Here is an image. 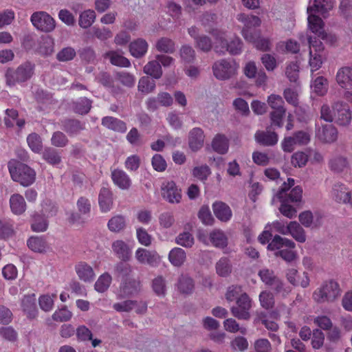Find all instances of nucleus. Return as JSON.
I'll use <instances>...</instances> for the list:
<instances>
[{
	"mask_svg": "<svg viewBox=\"0 0 352 352\" xmlns=\"http://www.w3.org/2000/svg\"><path fill=\"white\" fill-rule=\"evenodd\" d=\"M333 0H315L313 6L307 8L308 30L323 41L333 43L336 41L334 34L327 33L324 30V23L318 16H325V14L333 8Z\"/></svg>",
	"mask_w": 352,
	"mask_h": 352,
	"instance_id": "1",
	"label": "nucleus"
},
{
	"mask_svg": "<svg viewBox=\"0 0 352 352\" xmlns=\"http://www.w3.org/2000/svg\"><path fill=\"white\" fill-rule=\"evenodd\" d=\"M214 39V50L219 54L228 53L239 55L243 51V43L233 32L232 25H221L209 31Z\"/></svg>",
	"mask_w": 352,
	"mask_h": 352,
	"instance_id": "2",
	"label": "nucleus"
},
{
	"mask_svg": "<svg viewBox=\"0 0 352 352\" xmlns=\"http://www.w3.org/2000/svg\"><path fill=\"white\" fill-rule=\"evenodd\" d=\"M296 248L295 243L287 238L275 235L267 245V250L274 252L276 256H280L287 262H292L297 257L296 252L294 250Z\"/></svg>",
	"mask_w": 352,
	"mask_h": 352,
	"instance_id": "3",
	"label": "nucleus"
},
{
	"mask_svg": "<svg viewBox=\"0 0 352 352\" xmlns=\"http://www.w3.org/2000/svg\"><path fill=\"white\" fill-rule=\"evenodd\" d=\"M8 167L12 179L21 186H29L35 182L36 172L28 165L12 160L8 162Z\"/></svg>",
	"mask_w": 352,
	"mask_h": 352,
	"instance_id": "4",
	"label": "nucleus"
},
{
	"mask_svg": "<svg viewBox=\"0 0 352 352\" xmlns=\"http://www.w3.org/2000/svg\"><path fill=\"white\" fill-rule=\"evenodd\" d=\"M34 66L30 62L20 65L17 68L9 67L5 73L6 85L9 87L21 84L30 80L34 74Z\"/></svg>",
	"mask_w": 352,
	"mask_h": 352,
	"instance_id": "5",
	"label": "nucleus"
},
{
	"mask_svg": "<svg viewBox=\"0 0 352 352\" xmlns=\"http://www.w3.org/2000/svg\"><path fill=\"white\" fill-rule=\"evenodd\" d=\"M295 182L292 178H288L287 182H285L278 191L274 195L272 199V203L279 201L280 206L279 210L280 213L289 218L292 219L296 216L297 210L292 206L287 204L288 199L287 197V191H289L290 188L294 186Z\"/></svg>",
	"mask_w": 352,
	"mask_h": 352,
	"instance_id": "6",
	"label": "nucleus"
},
{
	"mask_svg": "<svg viewBox=\"0 0 352 352\" xmlns=\"http://www.w3.org/2000/svg\"><path fill=\"white\" fill-rule=\"evenodd\" d=\"M309 43L308 65L311 73L319 70L326 59L324 47L320 41L307 36Z\"/></svg>",
	"mask_w": 352,
	"mask_h": 352,
	"instance_id": "7",
	"label": "nucleus"
},
{
	"mask_svg": "<svg viewBox=\"0 0 352 352\" xmlns=\"http://www.w3.org/2000/svg\"><path fill=\"white\" fill-rule=\"evenodd\" d=\"M237 21L241 23V34L245 41H253L258 31L256 28L261 25V19L253 14L240 13L236 16Z\"/></svg>",
	"mask_w": 352,
	"mask_h": 352,
	"instance_id": "8",
	"label": "nucleus"
},
{
	"mask_svg": "<svg viewBox=\"0 0 352 352\" xmlns=\"http://www.w3.org/2000/svg\"><path fill=\"white\" fill-rule=\"evenodd\" d=\"M341 292L337 282L333 280L323 283L316 289L314 294V299L318 302H333L340 296Z\"/></svg>",
	"mask_w": 352,
	"mask_h": 352,
	"instance_id": "9",
	"label": "nucleus"
},
{
	"mask_svg": "<svg viewBox=\"0 0 352 352\" xmlns=\"http://www.w3.org/2000/svg\"><path fill=\"white\" fill-rule=\"evenodd\" d=\"M239 69V63L231 59H221L214 62L212 65L213 74L220 80H226L234 76Z\"/></svg>",
	"mask_w": 352,
	"mask_h": 352,
	"instance_id": "10",
	"label": "nucleus"
},
{
	"mask_svg": "<svg viewBox=\"0 0 352 352\" xmlns=\"http://www.w3.org/2000/svg\"><path fill=\"white\" fill-rule=\"evenodd\" d=\"M197 239L206 245H212L220 249L226 248L228 244L226 234L220 229H214L208 234L204 230H199Z\"/></svg>",
	"mask_w": 352,
	"mask_h": 352,
	"instance_id": "11",
	"label": "nucleus"
},
{
	"mask_svg": "<svg viewBox=\"0 0 352 352\" xmlns=\"http://www.w3.org/2000/svg\"><path fill=\"white\" fill-rule=\"evenodd\" d=\"M30 21L36 30L45 33L52 32L56 26V20L44 11L34 12L30 16Z\"/></svg>",
	"mask_w": 352,
	"mask_h": 352,
	"instance_id": "12",
	"label": "nucleus"
},
{
	"mask_svg": "<svg viewBox=\"0 0 352 352\" xmlns=\"http://www.w3.org/2000/svg\"><path fill=\"white\" fill-rule=\"evenodd\" d=\"M161 195L170 204H179L182 199V190L173 181H165L161 186Z\"/></svg>",
	"mask_w": 352,
	"mask_h": 352,
	"instance_id": "13",
	"label": "nucleus"
},
{
	"mask_svg": "<svg viewBox=\"0 0 352 352\" xmlns=\"http://www.w3.org/2000/svg\"><path fill=\"white\" fill-rule=\"evenodd\" d=\"M251 308V300L246 294H241L238 298L236 305L231 307L232 315L242 320H247L250 318V309Z\"/></svg>",
	"mask_w": 352,
	"mask_h": 352,
	"instance_id": "14",
	"label": "nucleus"
},
{
	"mask_svg": "<svg viewBox=\"0 0 352 352\" xmlns=\"http://www.w3.org/2000/svg\"><path fill=\"white\" fill-rule=\"evenodd\" d=\"M135 257L140 263L151 266H157L161 261V256L155 251H149L142 248L137 249Z\"/></svg>",
	"mask_w": 352,
	"mask_h": 352,
	"instance_id": "15",
	"label": "nucleus"
},
{
	"mask_svg": "<svg viewBox=\"0 0 352 352\" xmlns=\"http://www.w3.org/2000/svg\"><path fill=\"white\" fill-rule=\"evenodd\" d=\"M316 138L324 143H333L338 138L337 129L331 124L322 125L321 127L317 125Z\"/></svg>",
	"mask_w": 352,
	"mask_h": 352,
	"instance_id": "16",
	"label": "nucleus"
},
{
	"mask_svg": "<svg viewBox=\"0 0 352 352\" xmlns=\"http://www.w3.org/2000/svg\"><path fill=\"white\" fill-rule=\"evenodd\" d=\"M298 219L300 223L306 228H316L322 223V215L318 212H311L309 210L300 213Z\"/></svg>",
	"mask_w": 352,
	"mask_h": 352,
	"instance_id": "17",
	"label": "nucleus"
},
{
	"mask_svg": "<svg viewBox=\"0 0 352 352\" xmlns=\"http://www.w3.org/2000/svg\"><path fill=\"white\" fill-rule=\"evenodd\" d=\"M111 249L118 258L125 261L131 257L133 245L122 240H116L112 243Z\"/></svg>",
	"mask_w": 352,
	"mask_h": 352,
	"instance_id": "18",
	"label": "nucleus"
},
{
	"mask_svg": "<svg viewBox=\"0 0 352 352\" xmlns=\"http://www.w3.org/2000/svg\"><path fill=\"white\" fill-rule=\"evenodd\" d=\"M337 84L343 89H352V67H343L339 69L336 75Z\"/></svg>",
	"mask_w": 352,
	"mask_h": 352,
	"instance_id": "19",
	"label": "nucleus"
},
{
	"mask_svg": "<svg viewBox=\"0 0 352 352\" xmlns=\"http://www.w3.org/2000/svg\"><path fill=\"white\" fill-rule=\"evenodd\" d=\"M111 179L114 185L121 190H129L132 184L129 175L120 169H113L111 171Z\"/></svg>",
	"mask_w": 352,
	"mask_h": 352,
	"instance_id": "20",
	"label": "nucleus"
},
{
	"mask_svg": "<svg viewBox=\"0 0 352 352\" xmlns=\"http://www.w3.org/2000/svg\"><path fill=\"white\" fill-rule=\"evenodd\" d=\"M75 272L80 280L85 283H91L96 276L91 265L85 262H79L75 265Z\"/></svg>",
	"mask_w": 352,
	"mask_h": 352,
	"instance_id": "21",
	"label": "nucleus"
},
{
	"mask_svg": "<svg viewBox=\"0 0 352 352\" xmlns=\"http://www.w3.org/2000/svg\"><path fill=\"white\" fill-rule=\"evenodd\" d=\"M350 191L346 185L338 183L333 186L331 197L338 203L349 204Z\"/></svg>",
	"mask_w": 352,
	"mask_h": 352,
	"instance_id": "22",
	"label": "nucleus"
},
{
	"mask_svg": "<svg viewBox=\"0 0 352 352\" xmlns=\"http://www.w3.org/2000/svg\"><path fill=\"white\" fill-rule=\"evenodd\" d=\"M212 210L215 217L221 222H228L232 218V212L230 206L222 201L214 202Z\"/></svg>",
	"mask_w": 352,
	"mask_h": 352,
	"instance_id": "23",
	"label": "nucleus"
},
{
	"mask_svg": "<svg viewBox=\"0 0 352 352\" xmlns=\"http://www.w3.org/2000/svg\"><path fill=\"white\" fill-rule=\"evenodd\" d=\"M310 88L311 93L318 96H324L329 90V80L322 76L313 78L310 83Z\"/></svg>",
	"mask_w": 352,
	"mask_h": 352,
	"instance_id": "24",
	"label": "nucleus"
},
{
	"mask_svg": "<svg viewBox=\"0 0 352 352\" xmlns=\"http://www.w3.org/2000/svg\"><path fill=\"white\" fill-rule=\"evenodd\" d=\"M335 109L337 111L336 121L340 125H347L351 120V113L348 106L342 102H337L335 103Z\"/></svg>",
	"mask_w": 352,
	"mask_h": 352,
	"instance_id": "25",
	"label": "nucleus"
},
{
	"mask_svg": "<svg viewBox=\"0 0 352 352\" xmlns=\"http://www.w3.org/2000/svg\"><path fill=\"white\" fill-rule=\"evenodd\" d=\"M300 43L292 38L281 41L276 43V51L280 54H297L300 52Z\"/></svg>",
	"mask_w": 352,
	"mask_h": 352,
	"instance_id": "26",
	"label": "nucleus"
},
{
	"mask_svg": "<svg viewBox=\"0 0 352 352\" xmlns=\"http://www.w3.org/2000/svg\"><path fill=\"white\" fill-rule=\"evenodd\" d=\"M10 208L12 212L16 215H21L26 210V203L23 197L18 193L13 194L10 196Z\"/></svg>",
	"mask_w": 352,
	"mask_h": 352,
	"instance_id": "27",
	"label": "nucleus"
},
{
	"mask_svg": "<svg viewBox=\"0 0 352 352\" xmlns=\"http://www.w3.org/2000/svg\"><path fill=\"white\" fill-rule=\"evenodd\" d=\"M188 141L191 150L194 151L199 150L204 145V131L200 128L192 129L189 133Z\"/></svg>",
	"mask_w": 352,
	"mask_h": 352,
	"instance_id": "28",
	"label": "nucleus"
},
{
	"mask_svg": "<svg viewBox=\"0 0 352 352\" xmlns=\"http://www.w3.org/2000/svg\"><path fill=\"white\" fill-rule=\"evenodd\" d=\"M98 203L100 210L102 212H109L113 206V195L111 191L107 188H102L99 193Z\"/></svg>",
	"mask_w": 352,
	"mask_h": 352,
	"instance_id": "29",
	"label": "nucleus"
},
{
	"mask_svg": "<svg viewBox=\"0 0 352 352\" xmlns=\"http://www.w3.org/2000/svg\"><path fill=\"white\" fill-rule=\"evenodd\" d=\"M255 140L263 146L275 145L278 140V135L275 132L258 131L255 133Z\"/></svg>",
	"mask_w": 352,
	"mask_h": 352,
	"instance_id": "30",
	"label": "nucleus"
},
{
	"mask_svg": "<svg viewBox=\"0 0 352 352\" xmlns=\"http://www.w3.org/2000/svg\"><path fill=\"white\" fill-rule=\"evenodd\" d=\"M287 280L294 285H300L302 287H307L309 284V278L307 273L304 272L302 275H298L295 269H290L287 272Z\"/></svg>",
	"mask_w": 352,
	"mask_h": 352,
	"instance_id": "31",
	"label": "nucleus"
},
{
	"mask_svg": "<svg viewBox=\"0 0 352 352\" xmlns=\"http://www.w3.org/2000/svg\"><path fill=\"white\" fill-rule=\"evenodd\" d=\"M27 245L32 251L41 254L45 253L49 249L46 241L40 236L30 237Z\"/></svg>",
	"mask_w": 352,
	"mask_h": 352,
	"instance_id": "32",
	"label": "nucleus"
},
{
	"mask_svg": "<svg viewBox=\"0 0 352 352\" xmlns=\"http://www.w3.org/2000/svg\"><path fill=\"white\" fill-rule=\"evenodd\" d=\"M288 235L292 236L298 243H305L307 239L305 230L295 221L289 223Z\"/></svg>",
	"mask_w": 352,
	"mask_h": 352,
	"instance_id": "33",
	"label": "nucleus"
},
{
	"mask_svg": "<svg viewBox=\"0 0 352 352\" xmlns=\"http://www.w3.org/2000/svg\"><path fill=\"white\" fill-rule=\"evenodd\" d=\"M147 50L148 43L142 38L136 39L129 45V52L135 58H140L144 56Z\"/></svg>",
	"mask_w": 352,
	"mask_h": 352,
	"instance_id": "34",
	"label": "nucleus"
},
{
	"mask_svg": "<svg viewBox=\"0 0 352 352\" xmlns=\"http://www.w3.org/2000/svg\"><path fill=\"white\" fill-rule=\"evenodd\" d=\"M186 259V252L180 248H174L169 252L168 261L175 267L182 266Z\"/></svg>",
	"mask_w": 352,
	"mask_h": 352,
	"instance_id": "35",
	"label": "nucleus"
},
{
	"mask_svg": "<svg viewBox=\"0 0 352 352\" xmlns=\"http://www.w3.org/2000/svg\"><path fill=\"white\" fill-rule=\"evenodd\" d=\"M96 19V14L94 10H85L79 14L78 25L80 28L87 29L93 25Z\"/></svg>",
	"mask_w": 352,
	"mask_h": 352,
	"instance_id": "36",
	"label": "nucleus"
},
{
	"mask_svg": "<svg viewBox=\"0 0 352 352\" xmlns=\"http://www.w3.org/2000/svg\"><path fill=\"white\" fill-rule=\"evenodd\" d=\"M212 147L214 151L219 154L226 153L229 148L228 138L224 135H216L212 140Z\"/></svg>",
	"mask_w": 352,
	"mask_h": 352,
	"instance_id": "37",
	"label": "nucleus"
},
{
	"mask_svg": "<svg viewBox=\"0 0 352 352\" xmlns=\"http://www.w3.org/2000/svg\"><path fill=\"white\" fill-rule=\"evenodd\" d=\"M36 297L34 294L25 296L21 301L23 311L29 318H33L36 314Z\"/></svg>",
	"mask_w": 352,
	"mask_h": 352,
	"instance_id": "38",
	"label": "nucleus"
},
{
	"mask_svg": "<svg viewBox=\"0 0 352 352\" xmlns=\"http://www.w3.org/2000/svg\"><path fill=\"white\" fill-rule=\"evenodd\" d=\"M329 168L334 172L340 173L344 171L349 166V162L343 155H336L333 157L329 163Z\"/></svg>",
	"mask_w": 352,
	"mask_h": 352,
	"instance_id": "39",
	"label": "nucleus"
},
{
	"mask_svg": "<svg viewBox=\"0 0 352 352\" xmlns=\"http://www.w3.org/2000/svg\"><path fill=\"white\" fill-rule=\"evenodd\" d=\"M144 72L155 79L161 78L162 76V66L156 58L150 60L144 67Z\"/></svg>",
	"mask_w": 352,
	"mask_h": 352,
	"instance_id": "40",
	"label": "nucleus"
},
{
	"mask_svg": "<svg viewBox=\"0 0 352 352\" xmlns=\"http://www.w3.org/2000/svg\"><path fill=\"white\" fill-rule=\"evenodd\" d=\"M106 57L116 66L128 67L131 65L130 61L119 52L110 51L106 54Z\"/></svg>",
	"mask_w": 352,
	"mask_h": 352,
	"instance_id": "41",
	"label": "nucleus"
},
{
	"mask_svg": "<svg viewBox=\"0 0 352 352\" xmlns=\"http://www.w3.org/2000/svg\"><path fill=\"white\" fill-rule=\"evenodd\" d=\"M48 227V222L44 215L34 214L32 217L31 228L34 232H45Z\"/></svg>",
	"mask_w": 352,
	"mask_h": 352,
	"instance_id": "42",
	"label": "nucleus"
},
{
	"mask_svg": "<svg viewBox=\"0 0 352 352\" xmlns=\"http://www.w3.org/2000/svg\"><path fill=\"white\" fill-rule=\"evenodd\" d=\"M300 93V87L296 84L294 87H288L284 91V97L286 101L294 107L298 104V96Z\"/></svg>",
	"mask_w": 352,
	"mask_h": 352,
	"instance_id": "43",
	"label": "nucleus"
},
{
	"mask_svg": "<svg viewBox=\"0 0 352 352\" xmlns=\"http://www.w3.org/2000/svg\"><path fill=\"white\" fill-rule=\"evenodd\" d=\"M102 123L104 126L116 131L124 132L126 130V126L122 121L113 117L104 118Z\"/></svg>",
	"mask_w": 352,
	"mask_h": 352,
	"instance_id": "44",
	"label": "nucleus"
},
{
	"mask_svg": "<svg viewBox=\"0 0 352 352\" xmlns=\"http://www.w3.org/2000/svg\"><path fill=\"white\" fill-rule=\"evenodd\" d=\"M54 41L50 36H45L41 38L38 51L43 55H50L54 52Z\"/></svg>",
	"mask_w": 352,
	"mask_h": 352,
	"instance_id": "45",
	"label": "nucleus"
},
{
	"mask_svg": "<svg viewBox=\"0 0 352 352\" xmlns=\"http://www.w3.org/2000/svg\"><path fill=\"white\" fill-rule=\"evenodd\" d=\"M248 42L252 43L256 49L264 52L270 50L272 43L270 38L261 36L258 32L256 34L253 41Z\"/></svg>",
	"mask_w": 352,
	"mask_h": 352,
	"instance_id": "46",
	"label": "nucleus"
},
{
	"mask_svg": "<svg viewBox=\"0 0 352 352\" xmlns=\"http://www.w3.org/2000/svg\"><path fill=\"white\" fill-rule=\"evenodd\" d=\"M155 47L161 52L173 53L175 50V44L170 38L163 37L156 42Z\"/></svg>",
	"mask_w": 352,
	"mask_h": 352,
	"instance_id": "47",
	"label": "nucleus"
},
{
	"mask_svg": "<svg viewBox=\"0 0 352 352\" xmlns=\"http://www.w3.org/2000/svg\"><path fill=\"white\" fill-rule=\"evenodd\" d=\"M216 272L221 276H226L231 272L232 266L230 261L227 257H221L216 263Z\"/></svg>",
	"mask_w": 352,
	"mask_h": 352,
	"instance_id": "48",
	"label": "nucleus"
},
{
	"mask_svg": "<svg viewBox=\"0 0 352 352\" xmlns=\"http://www.w3.org/2000/svg\"><path fill=\"white\" fill-rule=\"evenodd\" d=\"M177 245L189 248L195 244V238L192 233L188 231L181 232L175 239Z\"/></svg>",
	"mask_w": 352,
	"mask_h": 352,
	"instance_id": "49",
	"label": "nucleus"
},
{
	"mask_svg": "<svg viewBox=\"0 0 352 352\" xmlns=\"http://www.w3.org/2000/svg\"><path fill=\"white\" fill-rule=\"evenodd\" d=\"M126 226L125 219L123 216L116 215L109 219L107 226L110 231L119 232Z\"/></svg>",
	"mask_w": 352,
	"mask_h": 352,
	"instance_id": "50",
	"label": "nucleus"
},
{
	"mask_svg": "<svg viewBox=\"0 0 352 352\" xmlns=\"http://www.w3.org/2000/svg\"><path fill=\"white\" fill-rule=\"evenodd\" d=\"M261 61L265 69L268 72H273L278 65L276 57L270 54H263L261 57Z\"/></svg>",
	"mask_w": 352,
	"mask_h": 352,
	"instance_id": "51",
	"label": "nucleus"
},
{
	"mask_svg": "<svg viewBox=\"0 0 352 352\" xmlns=\"http://www.w3.org/2000/svg\"><path fill=\"white\" fill-rule=\"evenodd\" d=\"M56 294H43L38 298V304L42 310L44 311H50L52 309L54 306V298Z\"/></svg>",
	"mask_w": 352,
	"mask_h": 352,
	"instance_id": "52",
	"label": "nucleus"
},
{
	"mask_svg": "<svg viewBox=\"0 0 352 352\" xmlns=\"http://www.w3.org/2000/svg\"><path fill=\"white\" fill-rule=\"evenodd\" d=\"M111 283V276L104 273L99 276L95 283V289L100 293L105 292L109 287Z\"/></svg>",
	"mask_w": 352,
	"mask_h": 352,
	"instance_id": "53",
	"label": "nucleus"
},
{
	"mask_svg": "<svg viewBox=\"0 0 352 352\" xmlns=\"http://www.w3.org/2000/svg\"><path fill=\"white\" fill-rule=\"evenodd\" d=\"M18 113L14 109H7L6 116L5 117V123L8 126H12L16 123L19 127H22L24 125L23 120H17Z\"/></svg>",
	"mask_w": 352,
	"mask_h": 352,
	"instance_id": "54",
	"label": "nucleus"
},
{
	"mask_svg": "<svg viewBox=\"0 0 352 352\" xmlns=\"http://www.w3.org/2000/svg\"><path fill=\"white\" fill-rule=\"evenodd\" d=\"M337 115L336 109H335V103L333 106V110H331L329 105L323 104L320 110V118L326 122H331L336 120Z\"/></svg>",
	"mask_w": 352,
	"mask_h": 352,
	"instance_id": "55",
	"label": "nucleus"
},
{
	"mask_svg": "<svg viewBox=\"0 0 352 352\" xmlns=\"http://www.w3.org/2000/svg\"><path fill=\"white\" fill-rule=\"evenodd\" d=\"M73 314L66 307L57 309L52 315V318L57 322H67L72 318Z\"/></svg>",
	"mask_w": 352,
	"mask_h": 352,
	"instance_id": "56",
	"label": "nucleus"
},
{
	"mask_svg": "<svg viewBox=\"0 0 352 352\" xmlns=\"http://www.w3.org/2000/svg\"><path fill=\"white\" fill-rule=\"evenodd\" d=\"M155 88V82L148 77H142L138 83V90L144 94L153 91Z\"/></svg>",
	"mask_w": 352,
	"mask_h": 352,
	"instance_id": "57",
	"label": "nucleus"
},
{
	"mask_svg": "<svg viewBox=\"0 0 352 352\" xmlns=\"http://www.w3.org/2000/svg\"><path fill=\"white\" fill-rule=\"evenodd\" d=\"M0 337L9 342H15L18 338V333L15 329L10 327H0Z\"/></svg>",
	"mask_w": 352,
	"mask_h": 352,
	"instance_id": "58",
	"label": "nucleus"
},
{
	"mask_svg": "<svg viewBox=\"0 0 352 352\" xmlns=\"http://www.w3.org/2000/svg\"><path fill=\"white\" fill-rule=\"evenodd\" d=\"M27 142L30 149L34 153H39L42 149V141L39 135L32 133L27 138Z\"/></svg>",
	"mask_w": 352,
	"mask_h": 352,
	"instance_id": "59",
	"label": "nucleus"
},
{
	"mask_svg": "<svg viewBox=\"0 0 352 352\" xmlns=\"http://www.w3.org/2000/svg\"><path fill=\"white\" fill-rule=\"evenodd\" d=\"M267 103L274 111L285 110L284 108V101L279 95L271 94L269 96Z\"/></svg>",
	"mask_w": 352,
	"mask_h": 352,
	"instance_id": "60",
	"label": "nucleus"
},
{
	"mask_svg": "<svg viewBox=\"0 0 352 352\" xmlns=\"http://www.w3.org/2000/svg\"><path fill=\"white\" fill-rule=\"evenodd\" d=\"M178 289L182 293H190L194 289L192 280L186 276H181L178 283Z\"/></svg>",
	"mask_w": 352,
	"mask_h": 352,
	"instance_id": "61",
	"label": "nucleus"
},
{
	"mask_svg": "<svg viewBox=\"0 0 352 352\" xmlns=\"http://www.w3.org/2000/svg\"><path fill=\"white\" fill-rule=\"evenodd\" d=\"M200 221L206 226H212L214 219L208 206H202L198 213Z\"/></svg>",
	"mask_w": 352,
	"mask_h": 352,
	"instance_id": "62",
	"label": "nucleus"
},
{
	"mask_svg": "<svg viewBox=\"0 0 352 352\" xmlns=\"http://www.w3.org/2000/svg\"><path fill=\"white\" fill-rule=\"evenodd\" d=\"M192 173L197 179L205 182L210 175L211 171L208 166L204 165L195 167L192 169Z\"/></svg>",
	"mask_w": 352,
	"mask_h": 352,
	"instance_id": "63",
	"label": "nucleus"
},
{
	"mask_svg": "<svg viewBox=\"0 0 352 352\" xmlns=\"http://www.w3.org/2000/svg\"><path fill=\"white\" fill-rule=\"evenodd\" d=\"M58 16L59 20L67 26H74L76 23L74 15L67 9H61L58 12Z\"/></svg>",
	"mask_w": 352,
	"mask_h": 352,
	"instance_id": "64",
	"label": "nucleus"
}]
</instances>
